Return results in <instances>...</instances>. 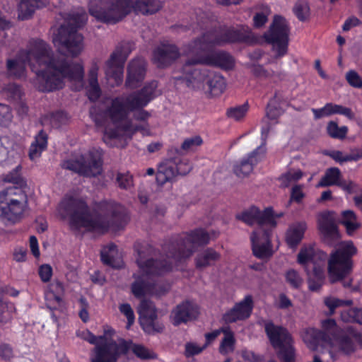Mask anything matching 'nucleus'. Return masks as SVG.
I'll return each mask as SVG.
<instances>
[{
    "label": "nucleus",
    "instance_id": "obj_1",
    "mask_svg": "<svg viewBox=\"0 0 362 362\" xmlns=\"http://www.w3.org/2000/svg\"><path fill=\"white\" fill-rule=\"evenodd\" d=\"M34 63L44 65L45 69L36 71L33 85L42 93L59 90L65 86V79L81 81L84 68L81 63L69 59L64 54H54L49 45L42 40H35L28 49L19 51L17 59L6 62L7 71L11 76L20 78L24 75L26 64Z\"/></svg>",
    "mask_w": 362,
    "mask_h": 362
},
{
    "label": "nucleus",
    "instance_id": "obj_2",
    "mask_svg": "<svg viewBox=\"0 0 362 362\" xmlns=\"http://www.w3.org/2000/svg\"><path fill=\"white\" fill-rule=\"evenodd\" d=\"M258 38L251 28L245 25L236 26L223 25L216 26L204 32L189 44V52L192 57L184 64L195 66L197 64L211 66L223 70H231L235 66V59L228 52L214 50L215 46L244 44L253 45Z\"/></svg>",
    "mask_w": 362,
    "mask_h": 362
},
{
    "label": "nucleus",
    "instance_id": "obj_3",
    "mask_svg": "<svg viewBox=\"0 0 362 362\" xmlns=\"http://www.w3.org/2000/svg\"><path fill=\"white\" fill-rule=\"evenodd\" d=\"M97 210L92 211L82 198L65 196L60 202L57 211L63 219L69 218L72 229L86 228L90 232L105 233L112 229H123L129 221L126 210L111 200H103L96 204Z\"/></svg>",
    "mask_w": 362,
    "mask_h": 362
},
{
    "label": "nucleus",
    "instance_id": "obj_4",
    "mask_svg": "<svg viewBox=\"0 0 362 362\" xmlns=\"http://www.w3.org/2000/svg\"><path fill=\"white\" fill-rule=\"evenodd\" d=\"M163 8L160 0H90L88 12L98 21L115 25L132 11L144 16L153 15Z\"/></svg>",
    "mask_w": 362,
    "mask_h": 362
},
{
    "label": "nucleus",
    "instance_id": "obj_5",
    "mask_svg": "<svg viewBox=\"0 0 362 362\" xmlns=\"http://www.w3.org/2000/svg\"><path fill=\"white\" fill-rule=\"evenodd\" d=\"M157 88L158 82L151 81L146 83L140 90L127 96L114 98L110 106L105 110V115L113 124H118L127 120L131 112H133L135 120L147 122L151 114L144 108L156 98Z\"/></svg>",
    "mask_w": 362,
    "mask_h": 362
},
{
    "label": "nucleus",
    "instance_id": "obj_6",
    "mask_svg": "<svg viewBox=\"0 0 362 362\" xmlns=\"http://www.w3.org/2000/svg\"><path fill=\"white\" fill-rule=\"evenodd\" d=\"M21 165H18L3 179L16 186L0 191V217L13 224L20 221L28 207V196L23 190L27 184L21 175Z\"/></svg>",
    "mask_w": 362,
    "mask_h": 362
},
{
    "label": "nucleus",
    "instance_id": "obj_7",
    "mask_svg": "<svg viewBox=\"0 0 362 362\" xmlns=\"http://www.w3.org/2000/svg\"><path fill=\"white\" fill-rule=\"evenodd\" d=\"M138 257L136 259L141 274H133L134 281L131 285V291L136 298L144 297L148 293H151L155 288L152 277L161 276L169 272L173 269V264L168 259H159L154 258L146 259L143 255V251L138 249Z\"/></svg>",
    "mask_w": 362,
    "mask_h": 362
},
{
    "label": "nucleus",
    "instance_id": "obj_8",
    "mask_svg": "<svg viewBox=\"0 0 362 362\" xmlns=\"http://www.w3.org/2000/svg\"><path fill=\"white\" fill-rule=\"evenodd\" d=\"M209 242V233L198 228L185 234L173 235L162 245V250L168 258L182 262L192 255L195 247L205 246Z\"/></svg>",
    "mask_w": 362,
    "mask_h": 362
},
{
    "label": "nucleus",
    "instance_id": "obj_9",
    "mask_svg": "<svg viewBox=\"0 0 362 362\" xmlns=\"http://www.w3.org/2000/svg\"><path fill=\"white\" fill-rule=\"evenodd\" d=\"M180 79L187 87L194 90L207 88V91L211 96L221 95L226 87V79L221 74L206 69H199L188 64L183 65Z\"/></svg>",
    "mask_w": 362,
    "mask_h": 362
},
{
    "label": "nucleus",
    "instance_id": "obj_10",
    "mask_svg": "<svg viewBox=\"0 0 362 362\" xmlns=\"http://www.w3.org/2000/svg\"><path fill=\"white\" fill-rule=\"evenodd\" d=\"M88 21L85 11L74 13L70 17V22L62 25L53 39L56 45L65 49L72 57H77L83 49V36L78 30L83 27Z\"/></svg>",
    "mask_w": 362,
    "mask_h": 362
},
{
    "label": "nucleus",
    "instance_id": "obj_11",
    "mask_svg": "<svg viewBox=\"0 0 362 362\" xmlns=\"http://www.w3.org/2000/svg\"><path fill=\"white\" fill-rule=\"evenodd\" d=\"M322 329L331 337V344L334 343L339 350L346 356H350L358 349L362 348V332L353 326H338L334 319L328 318L321 322Z\"/></svg>",
    "mask_w": 362,
    "mask_h": 362
},
{
    "label": "nucleus",
    "instance_id": "obj_12",
    "mask_svg": "<svg viewBox=\"0 0 362 362\" xmlns=\"http://www.w3.org/2000/svg\"><path fill=\"white\" fill-rule=\"evenodd\" d=\"M357 253V248L352 241L342 242L334 250L328 260V273L332 283L343 280L349 275L354 266L353 257Z\"/></svg>",
    "mask_w": 362,
    "mask_h": 362
},
{
    "label": "nucleus",
    "instance_id": "obj_13",
    "mask_svg": "<svg viewBox=\"0 0 362 362\" xmlns=\"http://www.w3.org/2000/svg\"><path fill=\"white\" fill-rule=\"evenodd\" d=\"M264 330L279 359L281 362H296L293 339L287 329L269 321L265 324Z\"/></svg>",
    "mask_w": 362,
    "mask_h": 362
},
{
    "label": "nucleus",
    "instance_id": "obj_14",
    "mask_svg": "<svg viewBox=\"0 0 362 362\" xmlns=\"http://www.w3.org/2000/svg\"><path fill=\"white\" fill-rule=\"evenodd\" d=\"M290 28L286 19L275 15L268 30L263 35L265 42L272 45L276 57H281L288 52Z\"/></svg>",
    "mask_w": 362,
    "mask_h": 362
},
{
    "label": "nucleus",
    "instance_id": "obj_15",
    "mask_svg": "<svg viewBox=\"0 0 362 362\" xmlns=\"http://www.w3.org/2000/svg\"><path fill=\"white\" fill-rule=\"evenodd\" d=\"M132 341L119 339L105 340L92 349L90 362H117L119 358L126 355L131 349Z\"/></svg>",
    "mask_w": 362,
    "mask_h": 362
},
{
    "label": "nucleus",
    "instance_id": "obj_16",
    "mask_svg": "<svg viewBox=\"0 0 362 362\" xmlns=\"http://www.w3.org/2000/svg\"><path fill=\"white\" fill-rule=\"evenodd\" d=\"M103 158L97 150L88 151L77 159H69L62 163V168L84 177H95L102 172Z\"/></svg>",
    "mask_w": 362,
    "mask_h": 362
},
{
    "label": "nucleus",
    "instance_id": "obj_17",
    "mask_svg": "<svg viewBox=\"0 0 362 362\" xmlns=\"http://www.w3.org/2000/svg\"><path fill=\"white\" fill-rule=\"evenodd\" d=\"M139 321L143 331L148 335L162 333L165 329L163 322L158 318V309L150 300L143 299L138 307Z\"/></svg>",
    "mask_w": 362,
    "mask_h": 362
},
{
    "label": "nucleus",
    "instance_id": "obj_18",
    "mask_svg": "<svg viewBox=\"0 0 362 362\" xmlns=\"http://www.w3.org/2000/svg\"><path fill=\"white\" fill-rule=\"evenodd\" d=\"M133 49L129 41H122L115 47L107 62V74L114 78L117 84L122 81L124 64Z\"/></svg>",
    "mask_w": 362,
    "mask_h": 362
},
{
    "label": "nucleus",
    "instance_id": "obj_19",
    "mask_svg": "<svg viewBox=\"0 0 362 362\" xmlns=\"http://www.w3.org/2000/svg\"><path fill=\"white\" fill-rule=\"evenodd\" d=\"M272 230L266 228H257L251 234L252 252L257 258H268L272 255Z\"/></svg>",
    "mask_w": 362,
    "mask_h": 362
},
{
    "label": "nucleus",
    "instance_id": "obj_20",
    "mask_svg": "<svg viewBox=\"0 0 362 362\" xmlns=\"http://www.w3.org/2000/svg\"><path fill=\"white\" fill-rule=\"evenodd\" d=\"M254 308V300L252 295H246L243 300L235 303L222 316L226 324L235 323L247 320L252 315Z\"/></svg>",
    "mask_w": 362,
    "mask_h": 362
},
{
    "label": "nucleus",
    "instance_id": "obj_21",
    "mask_svg": "<svg viewBox=\"0 0 362 362\" xmlns=\"http://www.w3.org/2000/svg\"><path fill=\"white\" fill-rule=\"evenodd\" d=\"M272 212V206L267 207L261 211L258 207L252 206L236 214L235 218L248 226H253L257 223L258 228H265V223H274Z\"/></svg>",
    "mask_w": 362,
    "mask_h": 362
},
{
    "label": "nucleus",
    "instance_id": "obj_22",
    "mask_svg": "<svg viewBox=\"0 0 362 362\" xmlns=\"http://www.w3.org/2000/svg\"><path fill=\"white\" fill-rule=\"evenodd\" d=\"M266 150L263 146H258L241 160L237 162L233 166V172L236 176L238 177L248 176L253 171L254 168L265 158Z\"/></svg>",
    "mask_w": 362,
    "mask_h": 362
},
{
    "label": "nucleus",
    "instance_id": "obj_23",
    "mask_svg": "<svg viewBox=\"0 0 362 362\" xmlns=\"http://www.w3.org/2000/svg\"><path fill=\"white\" fill-rule=\"evenodd\" d=\"M180 56V49L175 44L161 42L153 51V62L158 68H165L171 65Z\"/></svg>",
    "mask_w": 362,
    "mask_h": 362
},
{
    "label": "nucleus",
    "instance_id": "obj_24",
    "mask_svg": "<svg viewBox=\"0 0 362 362\" xmlns=\"http://www.w3.org/2000/svg\"><path fill=\"white\" fill-rule=\"evenodd\" d=\"M171 315L173 324L178 326L195 320L199 315V307L193 301L186 300L177 305Z\"/></svg>",
    "mask_w": 362,
    "mask_h": 362
},
{
    "label": "nucleus",
    "instance_id": "obj_25",
    "mask_svg": "<svg viewBox=\"0 0 362 362\" xmlns=\"http://www.w3.org/2000/svg\"><path fill=\"white\" fill-rule=\"evenodd\" d=\"M318 229L326 245L332 247L337 244L340 239L338 227L328 213H323L320 216Z\"/></svg>",
    "mask_w": 362,
    "mask_h": 362
},
{
    "label": "nucleus",
    "instance_id": "obj_26",
    "mask_svg": "<svg viewBox=\"0 0 362 362\" xmlns=\"http://www.w3.org/2000/svg\"><path fill=\"white\" fill-rule=\"evenodd\" d=\"M301 337L312 351H317L319 346L331 344L329 334L325 329L320 330L313 327L305 328L302 331Z\"/></svg>",
    "mask_w": 362,
    "mask_h": 362
},
{
    "label": "nucleus",
    "instance_id": "obj_27",
    "mask_svg": "<svg viewBox=\"0 0 362 362\" xmlns=\"http://www.w3.org/2000/svg\"><path fill=\"white\" fill-rule=\"evenodd\" d=\"M146 64L141 59H132L127 68V76L125 86L129 88H136L144 81L146 76Z\"/></svg>",
    "mask_w": 362,
    "mask_h": 362
},
{
    "label": "nucleus",
    "instance_id": "obj_28",
    "mask_svg": "<svg viewBox=\"0 0 362 362\" xmlns=\"http://www.w3.org/2000/svg\"><path fill=\"white\" fill-rule=\"evenodd\" d=\"M100 259L103 264L114 269H121L124 267V262L117 246L112 243L103 247L100 251Z\"/></svg>",
    "mask_w": 362,
    "mask_h": 362
},
{
    "label": "nucleus",
    "instance_id": "obj_29",
    "mask_svg": "<svg viewBox=\"0 0 362 362\" xmlns=\"http://www.w3.org/2000/svg\"><path fill=\"white\" fill-rule=\"evenodd\" d=\"M173 158L163 160L158 166L156 182L162 186L168 182H172L177 175L176 172V163Z\"/></svg>",
    "mask_w": 362,
    "mask_h": 362
},
{
    "label": "nucleus",
    "instance_id": "obj_30",
    "mask_svg": "<svg viewBox=\"0 0 362 362\" xmlns=\"http://www.w3.org/2000/svg\"><path fill=\"white\" fill-rule=\"evenodd\" d=\"M115 128H106L105 129V136L110 139H118L122 136V133L128 132L134 134L137 132H142L146 128L142 124L133 125L130 119L125 120L118 124H114Z\"/></svg>",
    "mask_w": 362,
    "mask_h": 362
},
{
    "label": "nucleus",
    "instance_id": "obj_31",
    "mask_svg": "<svg viewBox=\"0 0 362 362\" xmlns=\"http://www.w3.org/2000/svg\"><path fill=\"white\" fill-rule=\"evenodd\" d=\"M221 259V254L212 247H207L197 254L194 259L197 269H204L215 265Z\"/></svg>",
    "mask_w": 362,
    "mask_h": 362
},
{
    "label": "nucleus",
    "instance_id": "obj_32",
    "mask_svg": "<svg viewBox=\"0 0 362 362\" xmlns=\"http://www.w3.org/2000/svg\"><path fill=\"white\" fill-rule=\"evenodd\" d=\"M327 255L322 250H316L314 246L309 245L303 247L298 255V262L300 264L305 265L308 262H315L316 259L325 261Z\"/></svg>",
    "mask_w": 362,
    "mask_h": 362
},
{
    "label": "nucleus",
    "instance_id": "obj_33",
    "mask_svg": "<svg viewBox=\"0 0 362 362\" xmlns=\"http://www.w3.org/2000/svg\"><path fill=\"white\" fill-rule=\"evenodd\" d=\"M18 18L25 21L30 18L37 8L45 6L44 0H18Z\"/></svg>",
    "mask_w": 362,
    "mask_h": 362
},
{
    "label": "nucleus",
    "instance_id": "obj_34",
    "mask_svg": "<svg viewBox=\"0 0 362 362\" xmlns=\"http://www.w3.org/2000/svg\"><path fill=\"white\" fill-rule=\"evenodd\" d=\"M47 134L41 129L35 136L34 141L32 142L29 149V158L33 160L41 156L42 151L47 147Z\"/></svg>",
    "mask_w": 362,
    "mask_h": 362
},
{
    "label": "nucleus",
    "instance_id": "obj_35",
    "mask_svg": "<svg viewBox=\"0 0 362 362\" xmlns=\"http://www.w3.org/2000/svg\"><path fill=\"white\" fill-rule=\"evenodd\" d=\"M306 228L305 222L297 223L289 228L286 232V240L290 247H295L300 243Z\"/></svg>",
    "mask_w": 362,
    "mask_h": 362
},
{
    "label": "nucleus",
    "instance_id": "obj_36",
    "mask_svg": "<svg viewBox=\"0 0 362 362\" xmlns=\"http://www.w3.org/2000/svg\"><path fill=\"white\" fill-rule=\"evenodd\" d=\"M341 179V170L337 167H331L326 170L325 175L317 183V187H326L334 185L337 186Z\"/></svg>",
    "mask_w": 362,
    "mask_h": 362
},
{
    "label": "nucleus",
    "instance_id": "obj_37",
    "mask_svg": "<svg viewBox=\"0 0 362 362\" xmlns=\"http://www.w3.org/2000/svg\"><path fill=\"white\" fill-rule=\"evenodd\" d=\"M222 333L224 334V337L221 341L218 351L220 354L225 355L233 351L235 344V339L234 333L228 327H224Z\"/></svg>",
    "mask_w": 362,
    "mask_h": 362
},
{
    "label": "nucleus",
    "instance_id": "obj_38",
    "mask_svg": "<svg viewBox=\"0 0 362 362\" xmlns=\"http://www.w3.org/2000/svg\"><path fill=\"white\" fill-rule=\"evenodd\" d=\"M340 317L344 322L358 323L362 325V308H351L343 310Z\"/></svg>",
    "mask_w": 362,
    "mask_h": 362
},
{
    "label": "nucleus",
    "instance_id": "obj_39",
    "mask_svg": "<svg viewBox=\"0 0 362 362\" xmlns=\"http://www.w3.org/2000/svg\"><path fill=\"white\" fill-rule=\"evenodd\" d=\"M326 130L331 138L340 140L345 139L349 132L346 126L339 127L334 121H329L327 123Z\"/></svg>",
    "mask_w": 362,
    "mask_h": 362
},
{
    "label": "nucleus",
    "instance_id": "obj_40",
    "mask_svg": "<svg viewBox=\"0 0 362 362\" xmlns=\"http://www.w3.org/2000/svg\"><path fill=\"white\" fill-rule=\"evenodd\" d=\"M341 222L349 233L353 232L359 228V224L356 223V216L351 210L343 211Z\"/></svg>",
    "mask_w": 362,
    "mask_h": 362
},
{
    "label": "nucleus",
    "instance_id": "obj_41",
    "mask_svg": "<svg viewBox=\"0 0 362 362\" xmlns=\"http://www.w3.org/2000/svg\"><path fill=\"white\" fill-rule=\"evenodd\" d=\"M249 109L248 104L246 103L241 105L231 107L227 109L226 115L228 118L240 121L245 117Z\"/></svg>",
    "mask_w": 362,
    "mask_h": 362
},
{
    "label": "nucleus",
    "instance_id": "obj_42",
    "mask_svg": "<svg viewBox=\"0 0 362 362\" xmlns=\"http://www.w3.org/2000/svg\"><path fill=\"white\" fill-rule=\"evenodd\" d=\"M176 163V172L177 175H185L192 169V165L189 160L178 154L173 158Z\"/></svg>",
    "mask_w": 362,
    "mask_h": 362
},
{
    "label": "nucleus",
    "instance_id": "obj_43",
    "mask_svg": "<svg viewBox=\"0 0 362 362\" xmlns=\"http://www.w3.org/2000/svg\"><path fill=\"white\" fill-rule=\"evenodd\" d=\"M293 13L297 18L300 21H305L310 13V8L307 2L304 1H298L294 7Z\"/></svg>",
    "mask_w": 362,
    "mask_h": 362
},
{
    "label": "nucleus",
    "instance_id": "obj_44",
    "mask_svg": "<svg viewBox=\"0 0 362 362\" xmlns=\"http://www.w3.org/2000/svg\"><path fill=\"white\" fill-rule=\"evenodd\" d=\"M285 279L290 286L295 289L300 288L303 281L299 273L292 269L286 272Z\"/></svg>",
    "mask_w": 362,
    "mask_h": 362
},
{
    "label": "nucleus",
    "instance_id": "obj_45",
    "mask_svg": "<svg viewBox=\"0 0 362 362\" xmlns=\"http://www.w3.org/2000/svg\"><path fill=\"white\" fill-rule=\"evenodd\" d=\"M325 305L329 309L331 313L339 307L351 306L353 304L352 300H342L334 297H327L325 299Z\"/></svg>",
    "mask_w": 362,
    "mask_h": 362
},
{
    "label": "nucleus",
    "instance_id": "obj_46",
    "mask_svg": "<svg viewBox=\"0 0 362 362\" xmlns=\"http://www.w3.org/2000/svg\"><path fill=\"white\" fill-rule=\"evenodd\" d=\"M116 182L120 189H128L133 186V176L129 172L118 173Z\"/></svg>",
    "mask_w": 362,
    "mask_h": 362
},
{
    "label": "nucleus",
    "instance_id": "obj_47",
    "mask_svg": "<svg viewBox=\"0 0 362 362\" xmlns=\"http://www.w3.org/2000/svg\"><path fill=\"white\" fill-rule=\"evenodd\" d=\"M331 112L332 115H340L345 116L349 119H354L355 115L353 112L352 110L349 107H344L341 105H337L335 103H331Z\"/></svg>",
    "mask_w": 362,
    "mask_h": 362
},
{
    "label": "nucleus",
    "instance_id": "obj_48",
    "mask_svg": "<svg viewBox=\"0 0 362 362\" xmlns=\"http://www.w3.org/2000/svg\"><path fill=\"white\" fill-rule=\"evenodd\" d=\"M119 310L120 313L127 317V323L126 327L127 329H129L135 321L134 310L129 303H122L119 305Z\"/></svg>",
    "mask_w": 362,
    "mask_h": 362
},
{
    "label": "nucleus",
    "instance_id": "obj_49",
    "mask_svg": "<svg viewBox=\"0 0 362 362\" xmlns=\"http://www.w3.org/2000/svg\"><path fill=\"white\" fill-rule=\"evenodd\" d=\"M131 348L133 353L141 359L154 358V354L150 352L148 349L140 344H133L132 342Z\"/></svg>",
    "mask_w": 362,
    "mask_h": 362
},
{
    "label": "nucleus",
    "instance_id": "obj_50",
    "mask_svg": "<svg viewBox=\"0 0 362 362\" xmlns=\"http://www.w3.org/2000/svg\"><path fill=\"white\" fill-rule=\"evenodd\" d=\"M325 156H329L332 158L336 163L342 164L346 162H349V158L347 154L339 150H325L323 152Z\"/></svg>",
    "mask_w": 362,
    "mask_h": 362
},
{
    "label": "nucleus",
    "instance_id": "obj_51",
    "mask_svg": "<svg viewBox=\"0 0 362 362\" xmlns=\"http://www.w3.org/2000/svg\"><path fill=\"white\" fill-rule=\"evenodd\" d=\"M203 140L200 136H195L186 139L181 145V149L183 151L192 150L194 148L202 144Z\"/></svg>",
    "mask_w": 362,
    "mask_h": 362
},
{
    "label": "nucleus",
    "instance_id": "obj_52",
    "mask_svg": "<svg viewBox=\"0 0 362 362\" xmlns=\"http://www.w3.org/2000/svg\"><path fill=\"white\" fill-rule=\"evenodd\" d=\"M346 79L351 86L357 88H362V78L356 71H349L346 74Z\"/></svg>",
    "mask_w": 362,
    "mask_h": 362
},
{
    "label": "nucleus",
    "instance_id": "obj_53",
    "mask_svg": "<svg viewBox=\"0 0 362 362\" xmlns=\"http://www.w3.org/2000/svg\"><path fill=\"white\" fill-rule=\"evenodd\" d=\"M87 88V95L90 101L95 102L99 99L101 95V89L98 83H90Z\"/></svg>",
    "mask_w": 362,
    "mask_h": 362
},
{
    "label": "nucleus",
    "instance_id": "obj_54",
    "mask_svg": "<svg viewBox=\"0 0 362 362\" xmlns=\"http://www.w3.org/2000/svg\"><path fill=\"white\" fill-rule=\"evenodd\" d=\"M14 356L13 347L7 343L0 344V358L5 361H9Z\"/></svg>",
    "mask_w": 362,
    "mask_h": 362
},
{
    "label": "nucleus",
    "instance_id": "obj_55",
    "mask_svg": "<svg viewBox=\"0 0 362 362\" xmlns=\"http://www.w3.org/2000/svg\"><path fill=\"white\" fill-rule=\"evenodd\" d=\"M12 118L11 108L8 105L0 103V125H6Z\"/></svg>",
    "mask_w": 362,
    "mask_h": 362
},
{
    "label": "nucleus",
    "instance_id": "obj_56",
    "mask_svg": "<svg viewBox=\"0 0 362 362\" xmlns=\"http://www.w3.org/2000/svg\"><path fill=\"white\" fill-rule=\"evenodd\" d=\"M331 103H327L324 107L321 108H312L311 111L313 113L314 119H319L324 117H329L332 115L331 112Z\"/></svg>",
    "mask_w": 362,
    "mask_h": 362
},
{
    "label": "nucleus",
    "instance_id": "obj_57",
    "mask_svg": "<svg viewBox=\"0 0 362 362\" xmlns=\"http://www.w3.org/2000/svg\"><path fill=\"white\" fill-rule=\"evenodd\" d=\"M38 274L42 282L50 281L52 276V268L49 264H42L39 267Z\"/></svg>",
    "mask_w": 362,
    "mask_h": 362
},
{
    "label": "nucleus",
    "instance_id": "obj_58",
    "mask_svg": "<svg viewBox=\"0 0 362 362\" xmlns=\"http://www.w3.org/2000/svg\"><path fill=\"white\" fill-rule=\"evenodd\" d=\"M277 93H276L273 99L270 100L267 104L266 109V115L270 119H276L280 115V110L273 105V101L276 97Z\"/></svg>",
    "mask_w": 362,
    "mask_h": 362
},
{
    "label": "nucleus",
    "instance_id": "obj_59",
    "mask_svg": "<svg viewBox=\"0 0 362 362\" xmlns=\"http://www.w3.org/2000/svg\"><path fill=\"white\" fill-rule=\"evenodd\" d=\"M305 197V194L303 192L302 186L296 185L291 189L290 201L300 204L303 199Z\"/></svg>",
    "mask_w": 362,
    "mask_h": 362
},
{
    "label": "nucleus",
    "instance_id": "obj_60",
    "mask_svg": "<svg viewBox=\"0 0 362 362\" xmlns=\"http://www.w3.org/2000/svg\"><path fill=\"white\" fill-rule=\"evenodd\" d=\"M79 302L81 304V309L78 312V316L82 322L86 323L89 320L90 318L89 313L88 310L89 305L87 300L83 297H81L79 299Z\"/></svg>",
    "mask_w": 362,
    "mask_h": 362
},
{
    "label": "nucleus",
    "instance_id": "obj_61",
    "mask_svg": "<svg viewBox=\"0 0 362 362\" xmlns=\"http://www.w3.org/2000/svg\"><path fill=\"white\" fill-rule=\"evenodd\" d=\"M155 288L152 291L151 293L157 296H162L168 292L170 290L169 284L163 282H156L153 281Z\"/></svg>",
    "mask_w": 362,
    "mask_h": 362
},
{
    "label": "nucleus",
    "instance_id": "obj_62",
    "mask_svg": "<svg viewBox=\"0 0 362 362\" xmlns=\"http://www.w3.org/2000/svg\"><path fill=\"white\" fill-rule=\"evenodd\" d=\"M206 347L199 346L193 343H187L185 345V354L187 357L193 356L201 353Z\"/></svg>",
    "mask_w": 362,
    "mask_h": 362
},
{
    "label": "nucleus",
    "instance_id": "obj_63",
    "mask_svg": "<svg viewBox=\"0 0 362 362\" xmlns=\"http://www.w3.org/2000/svg\"><path fill=\"white\" fill-rule=\"evenodd\" d=\"M337 187L342 189L344 191L346 192L349 194H351L354 192V189L356 187V185L351 180H345L341 179Z\"/></svg>",
    "mask_w": 362,
    "mask_h": 362
},
{
    "label": "nucleus",
    "instance_id": "obj_64",
    "mask_svg": "<svg viewBox=\"0 0 362 362\" xmlns=\"http://www.w3.org/2000/svg\"><path fill=\"white\" fill-rule=\"evenodd\" d=\"M242 357L245 361L249 362H260L262 361V356L252 351H243Z\"/></svg>",
    "mask_w": 362,
    "mask_h": 362
}]
</instances>
